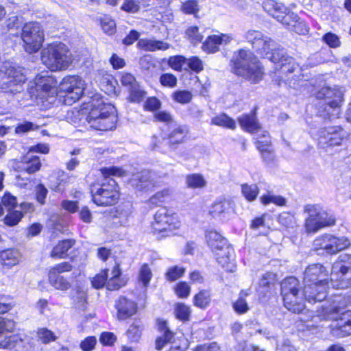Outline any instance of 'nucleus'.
<instances>
[{"label": "nucleus", "instance_id": "obj_9", "mask_svg": "<svg viewBox=\"0 0 351 351\" xmlns=\"http://www.w3.org/2000/svg\"><path fill=\"white\" fill-rule=\"evenodd\" d=\"M25 75L20 68L11 62H4L0 66V89L5 93H16L22 90Z\"/></svg>", "mask_w": 351, "mask_h": 351}, {"label": "nucleus", "instance_id": "obj_49", "mask_svg": "<svg viewBox=\"0 0 351 351\" xmlns=\"http://www.w3.org/2000/svg\"><path fill=\"white\" fill-rule=\"evenodd\" d=\"M37 337L38 340L45 344L54 341L57 339L54 333L47 328H39L37 331Z\"/></svg>", "mask_w": 351, "mask_h": 351}, {"label": "nucleus", "instance_id": "obj_18", "mask_svg": "<svg viewBox=\"0 0 351 351\" xmlns=\"http://www.w3.org/2000/svg\"><path fill=\"white\" fill-rule=\"evenodd\" d=\"M347 136L348 132L341 126H329L319 131L318 143L323 149L338 146Z\"/></svg>", "mask_w": 351, "mask_h": 351}, {"label": "nucleus", "instance_id": "obj_34", "mask_svg": "<svg viewBox=\"0 0 351 351\" xmlns=\"http://www.w3.org/2000/svg\"><path fill=\"white\" fill-rule=\"evenodd\" d=\"M241 126L251 133H258L261 129L259 123L254 114H245L239 119Z\"/></svg>", "mask_w": 351, "mask_h": 351}, {"label": "nucleus", "instance_id": "obj_35", "mask_svg": "<svg viewBox=\"0 0 351 351\" xmlns=\"http://www.w3.org/2000/svg\"><path fill=\"white\" fill-rule=\"evenodd\" d=\"M148 172L144 171L138 173L133 176L131 180V184L138 191H143L150 185V176Z\"/></svg>", "mask_w": 351, "mask_h": 351}, {"label": "nucleus", "instance_id": "obj_22", "mask_svg": "<svg viewBox=\"0 0 351 351\" xmlns=\"http://www.w3.org/2000/svg\"><path fill=\"white\" fill-rule=\"evenodd\" d=\"M184 69L185 73L182 75V79L195 80L197 76L192 73L189 69L198 73L203 69L202 62L197 57L186 58L182 56H177V71H181Z\"/></svg>", "mask_w": 351, "mask_h": 351}, {"label": "nucleus", "instance_id": "obj_63", "mask_svg": "<svg viewBox=\"0 0 351 351\" xmlns=\"http://www.w3.org/2000/svg\"><path fill=\"white\" fill-rule=\"evenodd\" d=\"M47 193L48 191L47 188L43 184H39L36 186V197L40 204H44L45 203V198L47 197Z\"/></svg>", "mask_w": 351, "mask_h": 351}, {"label": "nucleus", "instance_id": "obj_36", "mask_svg": "<svg viewBox=\"0 0 351 351\" xmlns=\"http://www.w3.org/2000/svg\"><path fill=\"white\" fill-rule=\"evenodd\" d=\"M49 280L56 289L65 291L71 287L70 282L62 275L49 273Z\"/></svg>", "mask_w": 351, "mask_h": 351}, {"label": "nucleus", "instance_id": "obj_50", "mask_svg": "<svg viewBox=\"0 0 351 351\" xmlns=\"http://www.w3.org/2000/svg\"><path fill=\"white\" fill-rule=\"evenodd\" d=\"M281 16L277 21L286 25L289 29H293V25L298 22V19H300L297 14L288 11L286 14H281Z\"/></svg>", "mask_w": 351, "mask_h": 351}, {"label": "nucleus", "instance_id": "obj_5", "mask_svg": "<svg viewBox=\"0 0 351 351\" xmlns=\"http://www.w3.org/2000/svg\"><path fill=\"white\" fill-rule=\"evenodd\" d=\"M234 72L252 83H258L264 74L263 69L258 58L250 51L241 49L232 60Z\"/></svg>", "mask_w": 351, "mask_h": 351}, {"label": "nucleus", "instance_id": "obj_33", "mask_svg": "<svg viewBox=\"0 0 351 351\" xmlns=\"http://www.w3.org/2000/svg\"><path fill=\"white\" fill-rule=\"evenodd\" d=\"M75 244V241L71 239H65L60 241L53 247L51 252V256L55 258H62L66 255V252Z\"/></svg>", "mask_w": 351, "mask_h": 351}, {"label": "nucleus", "instance_id": "obj_24", "mask_svg": "<svg viewBox=\"0 0 351 351\" xmlns=\"http://www.w3.org/2000/svg\"><path fill=\"white\" fill-rule=\"evenodd\" d=\"M40 167V162L39 158L32 154L31 152H27L18 166L20 174L16 176V178H20L26 173L27 174L33 173L38 171Z\"/></svg>", "mask_w": 351, "mask_h": 351}, {"label": "nucleus", "instance_id": "obj_40", "mask_svg": "<svg viewBox=\"0 0 351 351\" xmlns=\"http://www.w3.org/2000/svg\"><path fill=\"white\" fill-rule=\"evenodd\" d=\"M278 221L286 229H293L297 226L295 216L288 212H283L278 217Z\"/></svg>", "mask_w": 351, "mask_h": 351}, {"label": "nucleus", "instance_id": "obj_4", "mask_svg": "<svg viewBox=\"0 0 351 351\" xmlns=\"http://www.w3.org/2000/svg\"><path fill=\"white\" fill-rule=\"evenodd\" d=\"M346 306V298L336 295L330 306L323 308V319L335 321L332 331L338 337L351 335V310L340 313L341 309Z\"/></svg>", "mask_w": 351, "mask_h": 351}, {"label": "nucleus", "instance_id": "obj_44", "mask_svg": "<svg viewBox=\"0 0 351 351\" xmlns=\"http://www.w3.org/2000/svg\"><path fill=\"white\" fill-rule=\"evenodd\" d=\"M241 191L245 198L249 202L255 200L259 193V189L256 184H242Z\"/></svg>", "mask_w": 351, "mask_h": 351}, {"label": "nucleus", "instance_id": "obj_54", "mask_svg": "<svg viewBox=\"0 0 351 351\" xmlns=\"http://www.w3.org/2000/svg\"><path fill=\"white\" fill-rule=\"evenodd\" d=\"M191 313L190 306L182 303H177V319L183 322L189 321Z\"/></svg>", "mask_w": 351, "mask_h": 351}, {"label": "nucleus", "instance_id": "obj_28", "mask_svg": "<svg viewBox=\"0 0 351 351\" xmlns=\"http://www.w3.org/2000/svg\"><path fill=\"white\" fill-rule=\"evenodd\" d=\"M304 212L308 215L305 221V228L308 232H315L321 229L317 214V207L314 205H307Z\"/></svg>", "mask_w": 351, "mask_h": 351}, {"label": "nucleus", "instance_id": "obj_16", "mask_svg": "<svg viewBox=\"0 0 351 351\" xmlns=\"http://www.w3.org/2000/svg\"><path fill=\"white\" fill-rule=\"evenodd\" d=\"M35 88L37 96L49 104H53L58 93V81L52 75L39 74L35 77Z\"/></svg>", "mask_w": 351, "mask_h": 351}, {"label": "nucleus", "instance_id": "obj_27", "mask_svg": "<svg viewBox=\"0 0 351 351\" xmlns=\"http://www.w3.org/2000/svg\"><path fill=\"white\" fill-rule=\"evenodd\" d=\"M96 80L99 82L100 88L107 95H117V82L112 75L101 71L98 73Z\"/></svg>", "mask_w": 351, "mask_h": 351}, {"label": "nucleus", "instance_id": "obj_17", "mask_svg": "<svg viewBox=\"0 0 351 351\" xmlns=\"http://www.w3.org/2000/svg\"><path fill=\"white\" fill-rule=\"evenodd\" d=\"M350 245V241L344 237H337L331 234H324L318 237L313 241V246L315 250H324L330 254H336Z\"/></svg>", "mask_w": 351, "mask_h": 351}, {"label": "nucleus", "instance_id": "obj_15", "mask_svg": "<svg viewBox=\"0 0 351 351\" xmlns=\"http://www.w3.org/2000/svg\"><path fill=\"white\" fill-rule=\"evenodd\" d=\"M331 280H339L338 286L347 288L351 285V254L341 255L333 263L331 270Z\"/></svg>", "mask_w": 351, "mask_h": 351}, {"label": "nucleus", "instance_id": "obj_29", "mask_svg": "<svg viewBox=\"0 0 351 351\" xmlns=\"http://www.w3.org/2000/svg\"><path fill=\"white\" fill-rule=\"evenodd\" d=\"M232 210V202L230 199H221L214 202L210 210V215L215 218L224 216Z\"/></svg>", "mask_w": 351, "mask_h": 351}, {"label": "nucleus", "instance_id": "obj_42", "mask_svg": "<svg viewBox=\"0 0 351 351\" xmlns=\"http://www.w3.org/2000/svg\"><path fill=\"white\" fill-rule=\"evenodd\" d=\"M152 278V271L147 264L141 266L139 270L138 280V282L142 284L143 287L146 288L149 284Z\"/></svg>", "mask_w": 351, "mask_h": 351}, {"label": "nucleus", "instance_id": "obj_7", "mask_svg": "<svg viewBox=\"0 0 351 351\" xmlns=\"http://www.w3.org/2000/svg\"><path fill=\"white\" fill-rule=\"evenodd\" d=\"M343 90L338 86H323L316 93V98L324 104L318 108V114L324 119L337 117L343 102Z\"/></svg>", "mask_w": 351, "mask_h": 351}, {"label": "nucleus", "instance_id": "obj_48", "mask_svg": "<svg viewBox=\"0 0 351 351\" xmlns=\"http://www.w3.org/2000/svg\"><path fill=\"white\" fill-rule=\"evenodd\" d=\"M256 134L258 149H260V147L267 149L271 147V138L267 131H262L260 129L259 132Z\"/></svg>", "mask_w": 351, "mask_h": 351}, {"label": "nucleus", "instance_id": "obj_59", "mask_svg": "<svg viewBox=\"0 0 351 351\" xmlns=\"http://www.w3.org/2000/svg\"><path fill=\"white\" fill-rule=\"evenodd\" d=\"M161 106L160 101L156 97H149L144 104V109L148 111H156Z\"/></svg>", "mask_w": 351, "mask_h": 351}, {"label": "nucleus", "instance_id": "obj_3", "mask_svg": "<svg viewBox=\"0 0 351 351\" xmlns=\"http://www.w3.org/2000/svg\"><path fill=\"white\" fill-rule=\"evenodd\" d=\"M304 295L308 302H322L326 298L328 271L321 264L308 265L304 272Z\"/></svg>", "mask_w": 351, "mask_h": 351}, {"label": "nucleus", "instance_id": "obj_46", "mask_svg": "<svg viewBox=\"0 0 351 351\" xmlns=\"http://www.w3.org/2000/svg\"><path fill=\"white\" fill-rule=\"evenodd\" d=\"M171 198L169 190H164L156 193L150 197L149 202L152 205L160 206L161 204L169 202Z\"/></svg>", "mask_w": 351, "mask_h": 351}, {"label": "nucleus", "instance_id": "obj_51", "mask_svg": "<svg viewBox=\"0 0 351 351\" xmlns=\"http://www.w3.org/2000/svg\"><path fill=\"white\" fill-rule=\"evenodd\" d=\"M186 184L191 188H202L206 186V182L199 174H192L186 177Z\"/></svg>", "mask_w": 351, "mask_h": 351}, {"label": "nucleus", "instance_id": "obj_14", "mask_svg": "<svg viewBox=\"0 0 351 351\" xmlns=\"http://www.w3.org/2000/svg\"><path fill=\"white\" fill-rule=\"evenodd\" d=\"M85 88L84 81L77 75H68L64 77L60 83L59 88L64 93V102L68 105L79 100L84 93Z\"/></svg>", "mask_w": 351, "mask_h": 351}, {"label": "nucleus", "instance_id": "obj_11", "mask_svg": "<svg viewBox=\"0 0 351 351\" xmlns=\"http://www.w3.org/2000/svg\"><path fill=\"white\" fill-rule=\"evenodd\" d=\"M15 326L13 321L0 317V348L12 349L16 351H31L28 346H23V339L20 334L9 335Z\"/></svg>", "mask_w": 351, "mask_h": 351}, {"label": "nucleus", "instance_id": "obj_37", "mask_svg": "<svg viewBox=\"0 0 351 351\" xmlns=\"http://www.w3.org/2000/svg\"><path fill=\"white\" fill-rule=\"evenodd\" d=\"M211 124L231 130H234L236 128L234 120L224 113L212 118Z\"/></svg>", "mask_w": 351, "mask_h": 351}, {"label": "nucleus", "instance_id": "obj_56", "mask_svg": "<svg viewBox=\"0 0 351 351\" xmlns=\"http://www.w3.org/2000/svg\"><path fill=\"white\" fill-rule=\"evenodd\" d=\"M140 9V2L138 0H124L121 10L128 13H136Z\"/></svg>", "mask_w": 351, "mask_h": 351}, {"label": "nucleus", "instance_id": "obj_12", "mask_svg": "<svg viewBox=\"0 0 351 351\" xmlns=\"http://www.w3.org/2000/svg\"><path fill=\"white\" fill-rule=\"evenodd\" d=\"M21 39L25 51L29 53L37 52L44 41V32L40 24L37 22L26 23L22 28Z\"/></svg>", "mask_w": 351, "mask_h": 351}, {"label": "nucleus", "instance_id": "obj_10", "mask_svg": "<svg viewBox=\"0 0 351 351\" xmlns=\"http://www.w3.org/2000/svg\"><path fill=\"white\" fill-rule=\"evenodd\" d=\"M207 243L215 254L217 262L225 267L230 263L233 249L229 245L227 239L216 231H209L206 234Z\"/></svg>", "mask_w": 351, "mask_h": 351}, {"label": "nucleus", "instance_id": "obj_32", "mask_svg": "<svg viewBox=\"0 0 351 351\" xmlns=\"http://www.w3.org/2000/svg\"><path fill=\"white\" fill-rule=\"evenodd\" d=\"M137 46L139 49L147 51L166 50L169 47V45L165 42L149 38L140 39L138 41Z\"/></svg>", "mask_w": 351, "mask_h": 351}, {"label": "nucleus", "instance_id": "obj_57", "mask_svg": "<svg viewBox=\"0 0 351 351\" xmlns=\"http://www.w3.org/2000/svg\"><path fill=\"white\" fill-rule=\"evenodd\" d=\"M72 269V266L68 262H62L59 264L55 265L49 270V273L56 274L62 275L64 272L70 271Z\"/></svg>", "mask_w": 351, "mask_h": 351}, {"label": "nucleus", "instance_id": "obj_20", "mask_svg": "<svg viewBox=\"0 0 351 351\" xmlns=\"http://www.w3.org/2000/svg\"><path fill=\"white\" fill-rule=\"evenodd\" d=\"M270 61L276 65V69L280 71L287 76L299 69V64L292 57L287 56L285 49H279L275 53L271 54Z\"/></svg>", "mask_w": 351, "mask_h": 351}, {"label": "nucleus", "instance_id": "obj_25", "mask_svg": "<svg viewBox=\"0 0 351 351\" xmlns=\"http://www.w3.org/2000/svg\"><path fill=\"white\" fill-rule=\"evenodd\" d=\"M158 330L161 335L156 339V349L162 350L167 344L173 342L174 335L171 332L165 320L158 319L157 320Z\"/></svg>", "mask_w": 351, "mask_h": 351}, {"label": "nucleus", "instance_id": "obj_64", "mask_svg": "<svg viewBox=\"0 0 351 351\" xmlns=\"http://www.w3.org/2000/svg\"><path fill=\"white\" fill-rule=\"evenodd\" d=\"M195 351H220V348L216 342H212L197 346Z\"/></svg>", "mask_w": 351, "mask_h": 351}, {"label": "nucleus", "instance_id": "obj_41", "mask_svg": "<svg viewBox=\"0 0 351 351\" xmlns=\"http://www.w3.org/2000/svg\"><path fill=\"white\" fill-rule=\"evenodd\" d=\"M317 214L321 228L333 226L335 223V217L333 215L317 208Z\"/></svg>", "mask_w": 351, "mask_h": 351}, {"label": "nucleus", "instance_id": "obj_58", "mask_svg": "<svg viewBox=\"0 0 351 351\" xmlns=\"http://www.w3.org/2000/svg\"><path fill=\"white\" fill-rule=\"evenodd\" d=\"M120 81L121 84L128 88V89H130L138 83L135 77L132 74L128 73H123L121 74Z\"/></svg>", "mask_w": 351, "mask_h": 351}, {"label": "nucleus", "instance_id": "obj_13", "mask_svg": "<svg viewBox=\"0 0 351 351\" xmlns=\"http://www.w3.org/2000/svg\"><path fill=\"white\" fill-rule=\"evenodd\" d=\"M245 38L258 53L269 60L271 54L279 49H284L278 47L271 38L257 30H249L245 34Z\"/></svg>", "mask_w": 351, "mask_h": 351}, {"label": "nucleus", "instance_id": "obj_43", "mask_svg": "<svg viewBox=\"0 0 351 351\" xmlns=\"http://www.w3.org/2000/svg\"><path fill=\"white\" fill-rule=\"evenodd\" d=\"M186 38L193 45H197L202 42L203 39V35L199 32V29L197 26H191L186 29L185 32Z\"/></svg>", "mask_w": 351, "mask_h": 351}, {"label": "nucleus", "instance_id": "obj_2", "mask_svg": "<svg viewBox=\"0 0 351 351\" xmlns=\"http://www.w3.org/2000/svg\"><path fill=\"white\" fill-rule=\"evenodd\" d=\"M102 178L90 187L93 202L97 206H108L115 204L120 196L117 182L111 176H123L124 171L117 167L101 169Z\"/></svg>", "mask_w": 351, "mask_h": 351}, {"label": "nucleus", "instance_id": "obj_8", "mask_svg": "<svg viewBox=\"0 0 351 351\" xmlns=\"http://www.w3.org/2000/svg\"><path fill=\"white\" fill-rule=\"evenodd\" d=\"M281 295L285 306L290 311L300 313L304 309V289L301 291L299 280L293 276L281 282Z\"/></svg>", "mask_w": 351, "mask_h": 351}, {"label": "nucleus", "instance_id": "obj_55", "mask_svg": "<svg viewBox=\"0 0 351 351\" xmlns=\"http://www.w3.org/2000/svg\"><path fill=\"white\" fill-rule=\"evenodd\" d=\"M101 27L103 31L108 35H112L116 32L115 22L108 17H104L101 19Z\"/></svg>", "mask_w": 351, "mask_h": 351}, {"label": "nucleus", "instance_id": "obj_31", "mask_svg": "<svg viewBox=\"0 0 351 351\" xmlns=\"http://www.w3.org/2000/svg\"><path fill=\"white\" fill-rule=\"evenodd\" d=\"M263 8L269 14L276 19H280L281 14H286L288 8L282 3L274 0H265L263 3Z\"/></svg>", "mask_w": 351, "mask_h": 351}, {"label": "nucleus", "instance_id": "obj_61", "mask_svg": "<svg viewBox=\"0 0 351 351\" xmlns=\"http://www.w3.org/2000/svg\"><path fill=\"white\" fill-rule=\"evenodd\" d=\"M2 203L8 210H10L16 206L17 204L16 197L10 193H5L2 197Z\"/></svg>", "mask_w": 351, "mask_h": 351}, {"label": "nucleus", "instance_id": "obj_6", "mask_svg": "<svg viewBox=\"0 0 351 351\" xmlns=\"http://www.w3.org/2000/svg\"><path fill=\"white\" fill-rule=\"evenodd\" d=\"M41 60L51 71H60L69 68L72 62V58L66 45L53 43L43 49Z\"/></svg>", "mask_w": 351, "mask_h": 351}, {"label": "nucleus", "instance_id": "obj_30", "mask_svg": "<svg viewBox=\"0 0 351 351\" xmlns=\"http://www.w3.org/2000/svg\"><path fill=\"white\" fill-rule=\"evenodd\" d=\"M21 258V254L16 249H7L0 252V262L2 265L11 268L19 264Z\"/></svg>", "mask_w": 351, "mask_h": 351}, {"label": "nucleus", "instance_id": "obj_23", "mask_svg": "<svg viewBox=\"0 0 351 351\" xmlns=\"http://www.w3.org/2000/svg\"><path fill=\"white\" fill-rule=\"evenodd\" d=\"M232 40L231 34H220L208 36L203 43L202 49L208 53H214L219 50L220 45H226Z\"/></svg>", "mask_w": 351, "mask_h": 351}, {"label": "nucleus", "instance_id": "obj_60", "mask_svg": "<svg viewBox=\"0 0 351 351\" xmlns=\"http://www.w3.org/2000/svg\"><path fill=\"white\" fill-rule=\"evenodd\" d=\"M97 343V339L95 337L90 336L85 338L80 343V348L83 351H91L95 348Z\"/></svg>", "mask_w": 351, "mask_h": 351}, {"label": "nucleus", "instance_id": "obj_21", "mask_svg": "<svg viewBox=\"0 0 351 351\" xmlns=\"http://www.w3.org/2000/svg\"><path fill=\"white\" fill-rule=\"evenodd\" d=\"M174 220L173 213L169 214L166 207L160 208L154 215V221L152 222L153 231L160 233L171 230L175 228Z\"/></svg>", "mask_w": 351, "mask_h": 351}, {"label": "nucleus", "instance_id": "obj_62", "mask_svg": "<svg viewBox=\"0 0 351 351\" xmlns=\"http://www.w3.org/2000/svg\"><path fill=\"white\" fill-rule=\"evenodd\" d=\"M191 292V287L186 282L177 284V295L182 298H187Z\"/></svg>", "mask_w": 351, "mask_h": 351}, {"label": "nucleus", "instance_id": "obj_26", "mask_svg": "<svg viewBox=\"0 0 351 351\" xmlns=\"http://www.w3.org/2000/svg\"><path fill=\"white\" fill-rule=\"evenodd\" d=\"M116 308L117 310V318L119 319H125L136 313L137 306L133 301L128 300L125 297H121L116 302Z\"/></svg>", "mask_w": 351, "mask_h": 351}, {"label": "nucleus", "instance_id": "obj_39", "mask_svg": "<svg viewBox=\"0 0 351 351\" xmlns=\"http://www.w3.org/2000/svg\"><path fill=\"white\" fill-rule=\"evenodd\" d=\"M210 298L211 295L210 291L202 290L194 296V305L199 308H204L210 304Z\"/></svg>", "mask_w": 351, "mask_h": 351}, {"label": "nucleus", "instance_id": "obj_38", "mask_svg": "<svg viewBox=\"0 0 351 351\" xmlns=\"http://www.w3.org/2000/svg\"><path fill=\"white\" fill-rule=\"evenodd\" d=\"M248 294L247 291H241L239 293V298L233 303V308L238 314H244L249 311L250 308L245 300V297L248 295Z\"/></svg>", "mask_w": 351, "mask_h": 351}, {"label": "nucleus", "instance_id": "obj_53", "mask_svg": "<svg viewBox=\"0 0 351 351\" xmlns=\"http://www.w3.org/2000/svg\"><path fill=\"white\" fill-rule=\"evenodd\" d=\"M8 213L4 218V222L6 225L13 226L16 225L22 219L23 215L20 210H8Z\"/></svg>", "mask_w": 351, "mask_h": 351}, {"label": "nucleus", "instance_id": "obj_52", "mask_svg": "<svg viewBox=\"0 0 351 351\" xmlns=\"http://www.w3.org/2000/svg\"><path fill=\"white\" fill-rule=\"evenodd\" d=\"M262 204L267 205L269 203H274L278 206H284L286 204V199L280 195H274L270 193L263 195L261 197Z\"/></svg>", "mask_w": 351, "mask_h": 351}, {"label": "nucleus", "instance_id": "obj_19", "mask_svg": "<svg viewBox=\"0 0 351 351\" xmlns=\"http://www.w3.org/2000/svg\"><path fill=\"white\" fill-rule=\"evenodd\" d=\"M110 275L111 276L108 279V269L103 270L93 278L92 280L93 286L96 289H100L106 285L107 289L109 290L119 289L122 285L119 280L121 270L119 264L114 265Z\"/></svg>", "mask_w": 351, "mask_h": 351}, {"label": "nucleus", "instance_id": "obj_1", "mask_svg": "<svg viewBox=\"0 0 351 351\" xmlns=\"http://www.w3.org/2000/svg\"><path fill=\"white\" fill-rule=\"evenodd\" d=\"M84 117L90 128L101 131L113 130L117 121L114 106L97 97L86 107L71 110L66 115V119L74 124L81 121Z\"/></svg>", "mask_w": 351, "mask_h": 351}, {"label": "nucleus", "instance_id": "obj_45", "mask_svg": "<svg viewBox=\"0 0 351 351\" xmlns=\"http://www.w3.org/2000/svg\"><path fill=\"white\" fill-rule=\"evenodd\" d=\"M199 5L197 0H187L182 3L180 11L186 14L196 15L199 11Z\"/></svg>", "mask_w": 351, "mask_h": 351}, {"label": "nucleus", "instance_id": "obj_47", "mask_svg": "<svg viewBox=\"0 0 351 351\" xmlns=\"http://www.w3.org/2000/svg\"><path fill=\"white\" fill-rule=\"evenodd\" d=\"M129 99L132 102L139 103L145 97L146 93L142 89L141 86L137 83L132 88L128 89Z\"/></svg>", "mask_w": 351, "mask_h": 351}]
</instances>
